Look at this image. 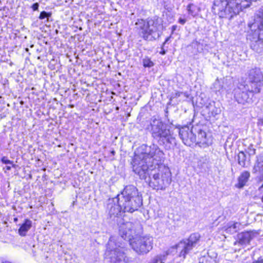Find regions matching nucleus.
Instances as JSON below:
<instances>
[{
  "mask_svg": "<svg viewBox=\"0 0 263 263\" xmlns=\"http://www.w3.org/2000/svg\"><path fill=\"white\" fill-rule=\"evenodd\" d=\"M142 204V199L137 189L134 185H127L121 194L108 200L107 209L110 219L117 222L121 219L119 217L121 211L133 213Z\"/></svg>",
  "mask_w": 263,
  "mask_h": 263,
  "instance_id": "f257e3e1",
  "label": "nucleus"
},
{
  "mask_svg": "<svg viewBox=\"0 0 263 263\" xmlns=\"http://www.w3.org/2000/svg\"><path fill=\"white\" fill-rule=\"evenodd\" d=\"M133 161V170L140 179L146 180L154 167L163 159L164 154L159 146L155 144L150 146L142 144L137 149Z\"/></svg>",
  "mask_w": 263,
  "mask_h": 263,
  "instance_id": "f03ea898",
  "label": "nucleus"
},
{
  "mask_svg": "<svg viewBox=\"0 0 263 263\" xmlns=\"http://www.w3.org/2000/svg\"><path fill=\"white\" fill-rule=\"evenodd\" d=\"M247 1L243 0H215L213 5L212 11L220 18L231 20L243 9L248 7Z\"/></svg>",
  "mask_w": 263,
  "mask_h": 263,
  "instance_id": "7ed1b4c3",
  "label": "nucleus"
},
{
  "mask_svg": "<svg viewBox=\"0 0 263 263\" xmlns=\"http://www.w3.org/2000/svg\"><path fill=\"white\" fill-rule=\"evenodd\" d=\"M151 133L152 137L158 143L164 147L166 149L173 148L176 145V140L167 129L166 126L159 119H154L151 123Z\"/></svg>",
  "mask_w": 263,
  "mask_h": 263,
  "instance_id": "20e7f679",
  "label": "nucleus"
},
{
  "mask_svg": "<svg viewBox=\"0 0 263 263\" xmlns=\"http://www.w3.org/2000/svg\"><path fill=\"white\" fill-rule=\"evenodd\" d=\"M135 25L140 36L143 39L149 41L159 38L163 28L161 20L159 18L138 20Z\"/></svg>",
  "mask_w": 263,
  "mask_h": 263,
  "instance_id": "39448f33",
  "label": "nucleus"
},
{
  "mask_svg": "<svg viewBox=\"0 0 263 263\" xmlns=\"http://www.w3.org/2000/svg\"><path fill=\"white\" fill-rule=\"evenodd\" d=\"M159 164L152 170L147 182L150 187L154 190H164L172 181L171 173L168 168H164V172L159 173Z\"/></svg>",
  "mask_w": 263,
  "mask_h": 263,
  "instance_id": "423d86ee",
  "label": "nucleus"
},
{
  "mask_svg": "<svg viewBox=\"0 0 263 263\" xmlns=\"http://www.w3.org/2000/svg\"><path fill=\"white\" fill-rule=\"evenodd\" d=\"M116 238L110 237L107 244L106 255L109 256L110 263H127L128 259L125 255L124 244L121 242L117 243Z\"/></svg>",
  "mask_w": 263,
  "mask_h": 263,
  "instance_id": "0eeeda50",
  "label": "nucleus"
},
{
  "mask_svg": "<svg viewBox=\"0 0 263 263\" xmlns=\"http://www.w3.org/2000/svg\"><path fill=\"white\" fill-rule=\"evenodd\" d=\"M247 83L244 86L247 90L259 93L263 86V73L260 69L254 67L247 72Z\"/></svg>",
  "mask_w": 263,
  "mask_h": 263,
  "instance_id": "6e6552de",
  "label": "nucleus"
},
{
  "mask_svg": "<svg viewBox=\"0 0 263 263\" xmlns=\"http://www.w3.org/2000/svg\"><path fill=\"white\" fill-rule=\"evenodd\" d=\"M117 222L119 226V234L124 240H131V237L140 234L142 231L141 225L138 221L133 223L131 221H125L121 218Z\"/></svg>",
  "mask_w": 263,
  "mask_h": 263,
  "instance_id": "1a4fd4ad",
  "label": "nucleus"
},
{
  "mask_svg": "<svg viewBox=\"0 0 263 263\" xmlns=\"http://www.w3.org/2000/svg\"><path fill=\"white\" fill-rule=\"evenodd\" d=\"M200 238V235L198 233H194L190 235L187 239H183L174 247L177 251L179 252V256L185 259L186 255L194 248Z\"/></svg>",
  "mask_w": 263,
  "mask_h": 263,
  "instance_id": "9d476101",
  "label": "nucleus"
},
{
  "mask_svg": "<svg viewBox=\"0 0 263 263\" xmlns=\"http://www.w3.org/2000/svg\"><path fill=\"white\" fill-rule=\"evenodd\" d=\"M130 244L133 249L139 255H144L148 253L152 249L153 239L149 236H143L133 238Z\"/></svg>",
  "mask_w": 263,
  "mask_h": 263,
  "instance_id": "9b49d317",
  "label": "nucleus"
},
{
  "mask_svg": "<svg viewBox=\"0 0 263 263\" xmlns=\"http://www.w3.org/2000/svg\"><path fill=\"white\" fill-rule=\"evenodd\" d=\"M246 91H242L240 88L238 87L234 90V97L236 101L239 104L243 105H250L253 102V97L255 92L247 90L245 88Z\"/></svg>",
  "mask_w": 263,
  "mask_h": 263,
  "instance_id": "f8f14e48",
  "label": "nucleus"
},
{
  "mask_svg": "<svg viewBox=\"0 0 263 263\" xmlns=\"http://www.w3.org/2000/svg\"><path fill=\"white\" fill-rule=\"evenodd\" d=\"M179 135L184 144L191 146L196 142V136L193 133V129L188 126H184L179 129Z\"/></svg>",
  "mask_w": 263,
  "mask_h": 263,
  "instance_id": "ddd939ff",
  "label": "nucleus"
},
{
  "mask_svg": "<svg viewBox=\"0 0 263 263\" xmlns=\"http://www.w3.org/2000/svg\"><path fill=\"white\" fill-rule=\"evenodd\" d=\"M256 32L255 30V36H253L252 39H250L251 40L250 47L255 52L260 53L263 51V39L261 37V34L258 33V31Z\"/></svg>",
  "mask_w": 263,
  "mask_h": 263,
  "instance_id": "4468645a",
  "label": "nucleus"
},
{
  "mask_svg": "<svg viewBox=\"0 0 263 263\" xmlns=\"http://www.w3.org/2000/svg\"><path fill=\"white\" fill-rule=\"evenodd\" d=\"M252 232H244L237 235L238 240L235 242V245L240 244L245 245L248 244L250 240L253 238Z\"/></svg>",
  "mask_w": 263,
  "mask_h": 263,
  "instance_id": "2eb2a0df",
  "label": "nucleus"
},
{
  "mask_svg": "<svg viewBox=\"0 0 263 263\" xmlns=\"http://www.w3.org/2000/svg\"><path fill=\"white\" fill-rule=\"evenodd\" d=\"M252 172L254 174L257 172L263 174V152L256 156Z\"/></svg>",
  "mask_w": 263,
  "mask_h": 263,
  "instance_id": "dca6fc26",
  "label": "nucleus"
},
{
  "mask_svg": "<svg viewBox=\"0 0 263 263\" xmlns=\"http://www.w3.org/2000/svg\"><path fill=\"white\" fill-rule=\"evenodd\" d=\"M250 177V173L248 171L243 172L238 178V182L236 186L238 188L243 187L248 182Z\"/></svg>",
  "mask_w": 263,
  "mask_h": 263,
  "instance_id": "f3484780",
  "label": "nucleus"
},
{
  "mask_svg": "<svg viewBox=\"0 0 263 263\" xmlns=\"http://www.w3.org/2000/svg\"><path fill=\"white\" fill-rule=\"evenodd\" d=\"M32 227V221L29 219H25L24 222L18 230V234L22 236H25L27 232Z\"/></svg>",
  "mask_w": 263,
  "mask_h": 263,
  "instance_id": "a211bd4d",
  "label": "nucleus"
},
{
  "mask_svg": "<svg viewBox=\"0 0 263 263\" xmlns=\"http://www.w3.org/2000/svg\"><path fill=\"white\" fill-rule=\"evenodd\" d=\"M206 108L208 109V114L210 116L215 117L216 115L220 114L221 109L219 106H217L215 102L210 103Z\"/></svg>",
  "mask_w": 263,
  "mask_h": 263,
  "instance_id": "6ab92c4d",
  "label": "nucleus"
},
{
  "mask_svg": "<svg viewBox=\"0 0 263 263\" xmlns=\"http://www.w3.org/2000/svg\"><path fill=\"white\" fill-rule=\"evenodd\" d=\"M241 224L239 222H229L226 229L227 233L233 234L240 230Z\"/></svg>",
  "mask_w": 263,
  "mask_h": 263,
  "instance_id": "aec40b11",
  "label": "nucleus"
},
{
  "mask_svg": "<svg viewBox=\"0 0 263 263\" xmlns=\"http://www.w3.org/2000/svg\"><path fill=\"white\" fill-rule=\"evenodd\" d=\"M258 29L259 30H263V6L261 7L256 13Z\"/></svg>",
  "mask_w": 263,
  "mask_h": 263,
  "instance_id": "412c9836",
  "label": "nucleus"
},
{
  "mask_svg": "<svg viewBox=\"0 0 263 263\" xmlns=\"http://www.w3.org/2000/svg\"><path fill=\"white\" fill-rule=\"evenodd\" d=\"M196 142L203 144L208 143L206 141V134L204 131L201 129L198 130Z\"/></svg>",
  "mask_w": 263,
  "mask_h": 263,
  "instance_id": "4be33fe9",
  "label": "nucleus"
},
{
  "mask_svg": "<svg viewBox=\"0 0 263 263\" xmlns=\"http://www.w3.org/2000/svg\"><path fill=\"white\" fill-rule=\"evenodd\" d=\"M167 254H159L154 256L148 263H165Z\"/></svg>",
  "mask_w": 263,
  "mask_h": 263,
  "instance_id": "5701e85b",
  "label": "nucleus"
},
{
  "mask_svg": "<svg viewBox=\"0 0 263 263\" xmlns=\"http://www.w3.org/2000/svg\"><path fill=\"white\" fill-rule=\"evenodd\" d=\"M223 83V85L222 86V88H223L227 92L231 90L232 88L233 87V83L231 79H224Z\"/></svg>",
  "mask_w": 263,
  "mask_h": 263,
  "instance_id": "b1692460",
  "label": "nucleus"
},
{
  "mask_svg": "<svg viewBox=\"0 0 263 263\" xmlns=\"http://www.w3.org/2000/svg\"><path fill=\"white\" fill-rule=\"evenodd\" d=\"M246 155L243 152H240L238 154V162L242 167H245Z\"/></svg>",
  "mask_w": 263,
  "mask_h": 263,
  "instance_id": "393cba45",
  "label": "nucleus"
},
{
  "mask_svg": "<svg viewBox=\"0 0 263 263\" xmlns=\"http://www.w3.org/2000/svg\"><path fill=\"white\" fill-rule=\"evenodd\" d=\"M142 63L144 67L151 68L154 65L153 62L147 57H145L143 59Z\"/></svg>",
  "mask_w": 263,
  "mask_h": 263,
  "instance_id": "a878e982",
  "label": "nucleus"
},
{
  "mask_svg": "<svg viewBox=\"0 0 263 263\" xmlns=\"http://www.w3.org/2000/svg\"><path fill=\"white\" fill-rule=\"evenodd\" d=\"M51 16V13L50 12H47L45 11H43L40 13V16L39 17V19L43 20L44 18H47V21H48L49 18Z\"/></svg>",
  "mask_w": 263,
  "mask_h": 263,
  "instance_id": "bb28decb",
  "label": "nucleus"
},
{
  "mask_svg": "<svg viewBox=\"0 0 263 263\" xmlns=\"http://www.w3.org/2000/svg\"><path fill=\"white\" fill-rule=\"evenodd\" d=\"M1 161L6 164H7L8 165L6 166V168L7 170H10L11 168V166H13L12 162L10 160H8L6 157H3L2 159H1Z\"/></svg>",
  "mask_w": 263,
  "mask_h": 263,
  "instance_id": "cd10ccee",
  "label": "nucleus"
},
{
  "mask_svg": "<svg viewBox=\"0 0 263 263\" xmlns=\"http://www.w3.org/2000/svg\"><path fill=\"white\" fill-rule=\"evenodd\" d=\"M194 7H195V6L193 4H190L187 7L189 13L192 15H195V10L194 9Z\"/></svg>",
  "mask_w": 263,
  "mask_h": 263,
  "instance_id": "c85d7f7f",
  "label": "nucleus"
},
{
  "mask_svg": "<svg viewBox=\"0 0 263 263\" xmlns=\"http://www.w3.org/2000/svg\"><path fill=\"white\" fill-rule=\"evenodd\" d=\"M248 153L250 155H254L255 154L256 149L253 148L252 144L249 145L248 148Z\"/></svg>",
  "mask_w": 263,
  "mask_h": 263,
  "instance_id": "c756f323",
  "label": "nucleus"
},
{
  "mask_svg": "<svg viewBox=\"0 0 263 263\" xmlns=\"http://www.w3.org/2000/svg\"><path fill=\"white\" fill-rule=\"evenodd\" d=\"M39 7V4L37 3H35L32 5L31 8L33 11H36L38 10Z\"/></svg>",
  "mask_w": 263,
  "mask_h": 263,
  "instance_id": "7c9ffc66",
  "label": "nucleus"
},
{
  "mask_svg": "<svg viewBox=\"0 0 263 263\" xmlns=\"http://www.w3.org/2000/svg\"><path fill=\"white\" fill-rule=\"evenodd\" d=\"M252 263H263V257H259L257 260H254Z\"/></svg>",
  "mask_w": 263,
  "mask_h": 263,
  "instance_id": "2f4dec72",
  "label": "nucleus"
},
{
  "mask_svg": "<svg viewBox=\"0 0 263 263\" xmlns=\"http://www.w3.org/2000/svg\"><path fill=\"white\" fill-rule=\"evenodd\" d=\"M186 22V20L184 18H182L181 17L179 18L178 20V23L181 24V25H184Z\"/></svg>",
  "mask_w": 263,
  "mask_h": 263,
  "instance_id": "473e14b6",
  "label": "nucleus"
},
{
  "mask_svg": "<svg viewBox=\"0 0 263 263\" xmlns=\"http://www.w3.org/2000/svg\"><path fill=\"white\" fill-rule=\"evenodd\" d=\"M165 53H166L165 50H164V49L163 47H162V48H161V51L160 52V53L161 54H162V55H164V54H165Z\"/></svg>",
  "mask_w": 263,
  "mask_h": 263,
  "instance_id": "72a5a7b5",
  "label": "nucleus"
},
{
  "mask_svg": "<svg viewBox=\"0 0 263 263\" xmlns=\"http://www.w3.org/2000/svg\"><path fill=\"white\" fill-rule=\"evenodd\" d=\"M180 96V92H177L175 93V97H178Z\"/></svg>",
  "mask_w": 263,
  "mask_h": 263,
  "instance_id": "f704fd0d",
  "label": "nucleus"
},
{
  "mask_svg": "<svg viewBox=\"0 0 263 263\" xmlns=\"http://www.w3.org/2000/svg\"><path fill=\"white\" fill-rule=\"evenodd\" d=\"M177 26L176 25H174L172 26V30L173 31H175L176 28H177Z\"/></svg>",
  "mask_w": 263,
  "mask_h": 263,
  "instance_id": "c9c22d12",
  "label": "nucleus"
},
{
  "mask_svg": "<svg viewBox=\"0 0 263 263\" xmlns=\"http://www.w3.org/2000/svg\"><path fill=\"white\" fill-rule=\"evenodd\" d=\"M256 27V25L254 24L250 25V27L251 29H252L253 27L255 28Z\"/></svg>",
  "mask_w": 263,
  "mask_h": 263,
  "instance_id": "e433bc0d",
  "label": "nucleus"
},
{
  "mask_svg": "<svg viewBox=\"0 0 263 263\" xmlns=\"http://www.w3.org/2000/svg\"><path fill=\"white\" fill-rule=\"evenodd\" d=\"M25 50H26V51H27V52L29 51V49H28V48H26V49H25Z\"/></svg>",
  "mask_w": 263,
  "mask_h": 263,
  "instance_id": "4c0bfd02",
  "label": "nucleus"
},
{
  "mask_svg": "<svg viewBox=\"0 0 263 263\" xmlns=\"http://www.w3.org/2000/svg\"><path fill=\"white\" fill-rule=\"evenodd\" d=\"M17 220V218H14V221H16Z\"/></svg>",
  "mask_w": 263,
  "mask_h": 263,
  "instance_id": "58836bf2",
  "label": "nucleus"
},
{
  "mask_svg": "<svg viewBox=\"0 0 263 263\" xmlns=\"http://www.w3.org/2000/svg\"><path fill=\"white\" fill-rule=\"evenodd\" d=\"M261 200V201L263 202V196H262Z\"/></svg>",
  "mask_w": 263,
  "mask_h": 263,
  "instance_id": "ea45409f",
  "label": "nucleus"
},
{
  "mask_svg": "<svg viewBox=\"0 0 263 263\" xmlns=\"http://www.w3.org/2000/svg\"><path fill=\"white\" fill-rule=\"evenodd\" d=\"M167 40H168V39H167L166 40L165 42H167Z\"/></svg>",
  "mask_w": 263,
  "mask_h": 263,
  "instance_id": "a19ab883",
  "label": "nucleus"
}]
</instances>
